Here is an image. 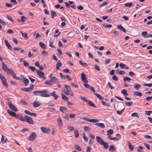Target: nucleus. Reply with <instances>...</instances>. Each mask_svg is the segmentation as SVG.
Returning <instances> with one entry per match:
<instances>
[{
  "label": "nucleus",
  "mask_w": 152,
  "mask_h": 152,
  "mask_svg": "<svg viewBox=\"0 0 152 152\" xmlns=\"http://www.w3.org/2000/svg\"><path fill=\"white\" fill-rule=\"evenodd\" d=\"M96 139L98 143L102 145L105 149H107L108 148L109 145L108 143L104 141L100 137L96 136Z\"/></svg>",
  "instance_id": "1"
},
{
  "label": "nucleus",
  "mask_w": 152,
  "mask_h": 152,
  "mask_svg": "<svg viewBox=\"0 0 152 152\" xmlns=\"http://www.w3.org/2000/svg\"><path fill=\"white\" fill-rule=\"evenodd\" d=\"M25 121H24L27 122L31 124H34V122L31 118L28 116L25 115Z\"/></svg>",
  "instance_id": "2"
},
{
  "label": "nucleus",
  "mask_w": 152,
  "mask_h": 152,
  "mask_svg": "<svg viewBox=\"0 0 152 152\" xmlns=\"http://www.w3.org/2000/svg\"><path fill=\"white\" fill-rule=\"evenodd\" d=\"M48 91L43 90L41 91L40 96L43 97H48L50 96V94Z\"/></svg>",
  "instance_id": "3"
},
{
  "label": "nucleus",
  "mask_w": 152,
  "mask_h": 152,
  "mask_svg": "<svg viewBox=\"0 0 152 152\" xmlns=\"http://www.w3.org/2000/svg\"><path fill=\"white\" fill-rule=\"evenodd\" d=\"M7 103L9 107L11 110L15 112H17L18 111V109L14 104L9 102Z\"/></svg>",
  "instance_id": "4"
},
{
  "label": "nucleus",
  "mask_w": 152,
  "mask_h": 152,
  "mask_svg": "<svg viewBox=\"0 0 152 152\" xmlns=\"http://www.w3.org/2000/svg\"><path fill=\"white\" fill-rule=\"evenodd\" d=\"M36 137L37 134L36 133L34 132H32L30 135L28 140L30 141H33L34 140Z\"/></svg>",
  "instance_id": "5"
},
{
  "label": "nucleus",
  "mask_w": 152,
  "mask_h": 152,
  "mask_svg": "<svg viewBox=\"0 0 152 152\" xmlns=\"http://www.w3.org/2000/svg\"><path fill=\"white\" fill-rule=\"evenodd\" d=\"M81 80L82 81L84 82V83H87L88 82V81L86 79V75L83 74V73H81Z\"/></svg>",
  "instance_id": "6"
},
{
  "label": "nucleus",
  "mask_w": 152,
  "mask_h": 152,
  "mask_svg": "<svg viewBox=\"0 0 152 152\" xmlns=\"http://www.w3.org/2000/svg\"><path fill=\"white\" fill-rule=\"evenodd\" d=\"M50 81L52 82L53 83L57 84L59 83L58 80L57 78L55 76L52 77L50 79Z\"/></svg>",
  "instance_id": "7"
},
{
  "label": "nucleus",
  "mask_w": 152,
  "mask_h": 152,
  "mask_svg": "<svg viewBox=\"0 0 152 152\" xmlns=\"http://www.w3.org/2000/svg\"><path fill=\"white\" fill-rule=\"evenodd\" d=\"M36 72L40 78H44V72L38 70H36Z\"/></svg>",
  "instance_id": "8"
},
{
  "label": "nucleus",
  "mask_w": 152,
  "mask_h": 152,
  "mask_svg": "<svg viewBox=\"0 0 152 152\" xmlns=\"http://www.w3.org/2000/svg\"><path fill=\"white\" fill-rule=\"evenodd\" d=\"M40 129L42 132L43 133H48L50 132V129H49L44 127H41Z\"/></svg>",
  "instance_id": "9"
},
{
  "label": "nucleus",
  "mask_w": 152,
  "mask_h": 152,
  "mask_svg": "<svg viewBox=\"0 0 152 152\" xmlns=\"http://www.w3.org/2000/svg\"><path fill=\"white\" fill-rule=\"evenodd\" d=\"M24 112L26 114H28L30 116H33L35 117L37 116V114L36 113H31L28 110H25Z\"/></svg>",
  "instance_id": "10"
},
{
  "label": "nucleus",
  "mask_w": 152,
  "mask_h": 152,
  "mask_svg": "<svg viewBox=\"0 0 152 152\" xmlns=\"http://www.w3.org/2000/svg\"><path fill=\"white\" fill-rule=\"evenodd\" d=\"M50 95L54 97L55 100H56L58 97V96L56 94L55 91H53L50 94Z\"/></svg>",
  "instance_id": "11"
},
{
  "label": "nucleus",
  "mask_w": 152,
  "mask_h": 152,
  "mask_svg": "<svg viewBox=\"0 0 152 152\" xmlns=\"http://www.w3.org/2000/svg\"><path fill=\"white\" fill-rule=\"evenodd\" d=\"M23 80H22V81L24 83L25 86H27L29 83V80L28 79L26 78L25 77H23Z\"/></svg>",
  "instance_id": "12"
},
{
  "label": "nucleus",
  "mask_w": 152,
  "mask_h": 152,
  "mask_svg": "<svg viewBox=\"0 0 152 152\" xmlns=\"http://www.w3.org/2000/svg\"><path fill=\"white\" fill-rule=\"evenodd\" d=\"M7 111L8 113L10 115H11L12 116H13L14 117H15V118L16 117L17 114L15 112H12L9 110H7Z\"/></svg>",
  "instance_id": "13"
},
{
  "label": "nucleus",
  "mask_w": 152,
  "mask_h": 152,
  "mask_svg": "<svg viewBox=\"0 0 152 152\" xmlns=\"http://www.w3.org/2000/svg\"><path fill=\"white\" fill-rule=\"evenodd\" d=\"M32 104L33 106L35 107H37L41 105V103L38 101H35Z\"/></svg>",
  "instance_id": "14"
},
{
  "label": "nucleus",
  "mask_w": 152,
  "mask_h": 152,
  "mask_svg": "<svg viewBox=\"0 0 152 152\" xmlns=\"http://www.w3.org/2000/svg\"><path fill=\"white\" fill-rule=\"evenodd\" d=\"M117 28L119 30L124 32H125L126 31L125 29L121 24H120L118 25L117 26Z\"/></svg>",
  "instance_id": "15"
},
{
  "label": "nucleus",
  "mask_w": 152,
  "mask_h": 152,
  "mask_svg": "<svg viewBox=\"0 0 152 152\" xmlns=\"http://www.w3.org/2000/svg\"><path fill=\"white\" fill-rule=\"evenodd\" d=\"M2 69L5 72H6L7 70V69H8V68H7V66L6 64L4 63V62L2 61Z\"/></svg>",
  "instance_id": "16"
},
{
  "label": "nucleus",
  "mask_w": 152,
  "mask_h": 152,
  "mask_svg": "<svg viewBox=\"0 0 152 152\" xmlns=\"http://www.w3.org/2000/svg\"><path fill=\"white\" fill-rule=\"evenodd\" d=\"M4 42L6 46L10 50L12 49V47L10 45L7 40L5 39Z\"/></svg>",
  "instance_id": "17"
},
{
  "label": "nucleus",
  "mask_w": 152,
  "mask_h": 152,
  "mask_svg": "<svg viewBox=\"0 0 152 152\" xmlns=\"http://www.w3.org/2000/svg\"><path fill=\"white\" fill-rule=\"evenodd\" d=\"M3 85L5 86L7 88H8V85L7 83L6 79L5 77L3 79L1 80Z\"/></svg>",
  "instance_id": "18"
},
{
  "label": "nucleus",
  "mask_w": 152,
  "mask_h": 152,
  "mask_svg": "<svg viewBox=\"0 0 152 152\" xmlns=\"http://www.w3.org/2000/svg\"><path fill=\"white\" fill-rule=\"evenodd\" d=\"M53 39L52 38H50L49 39V46L51 48H55L56 47L53 45Z\"/></svg>",
  "instance_id": "19"
},
{
  "label": "nucleus",
  "mask_w": 152,
  "mask_h": 152,
  "mask_svg": "<svg viewBox=\"0 0 152 152\" xmlns=\"http://www.w3.org/2000/svg\"><path fill=\"white\" fill-rule=\"evenodd\" d=\"M15 118L19 119L20 120L22 121H25V117H24L23 116L19 114H17Z\"/></svg>",
  "instance_id": "20"
},
{
  "label": "nucleus",
  "mask_w": 152,
  "mask_h": 152,
  "mask_svg": "<svg viewBox=\"0 0 152 152\" xmlns=\"http://www.w3.org/2000/svg\"><path fill=\"white\" fill-rule=\"evenodd\" d=\"M57 124H58L59 125L61 126L63 125V122L62 119L60 117H59L57 119Z\"/></svg>",
  "instance_id": "21"
},
{
  "label": "nucleus",
  "mask_w": 152,
  "mask_h": 152,
  "mask_svg": "<svg viewBox=\"0 0 152 152\" xmlns=\"http://www.w3.org/2000/svg\"><path fill=\"white\" fill-rule=\"evenodd\" d=\"M95 125H96L99 126L102 128H105V125L103 123H96Z\"/></svg>",
  "instance_id": "22"
},
{
  "label": "nucleus",
  "mask_w": 152,
  "mask_h": 152,
  "mask_svg": "<svg viewBox=\"0 0 152 152\" xmlns=\"http://www.w3.org/2000/svg\"><path fill=\"white\" fill-rule=\"evenodd\" d=\"M59 110L60 111L63 113H64L65 112L67 111V109L64 107H60Z\"/></svg>",
  "instance_id": "23"
},
{
  "label": "nucleus",
  "mask_w": 152,
  "mask_h": 152,
  "mask_svg": "<svg viewBox=\"0 0 152 152\" xmlns=\"http://www.w3.org/2000/svg\"><path fill=\"white\" fill-rule=\"evenodd\" d=\"M40 47L42 49H45L46 48V46L45 44L42 42H40L39 43Z\"/></svg>",
  "instance_id": "24"
},
{
  "label": "nucleus",
  "mask_w": 152,
  "mask_h": 152,
  "mask_svg": "<svg viewBox=\"0 0 152 152\" xmlns=\"http://www.w3.org/2000/svg\"><path fill=\"white\" fill-rule=\"evenodd\" d=\"M121 93L123 94L124 96H127L128 95L126 90L125 89L122 90L121 91Z\"/></svg>",
  "instance_id": "25"
},
{
  "label": "nucleus",
  "mask_w": 152,
  "mask_h": 152,
  "mask_svg": "<svg viewBox=\"0 0 152 152\" xmlns=\"http://www.w3.org/2000/svg\"><path fill=\"white\" fill-rule=\"evenodd\" d=\"M75 148L76 150L79 151H81L82 150L81 148L78 145H75Z\"/></svg>",
  "instance_id": "26"
},
{
  "label": "nucleus",
  "mask_w": 152,
  "mask_h": 152,
  "mask_svg": "<svg viewBox=\"0 0 152 152\" xmlns=\"http://www.w3.org/2000/svg\"><path fill=\"white\" fill-rule=\"evenodd\" d=\"M51 18H53L57 15L56 13L53 11H51Z\"/></svg>",
  "instance_id": "27"
},
{
  "label": "nucleus",
  "mask_w": 152,
  "mask_h": 152,
  "mask_svg": "<svg viewBox=\"0 0 152 152\" xmlns=\"http://www.w3.org/2000/svg\"><path fill=\"white\" fill-rule=\"evenodd\" d=\"M62 95V98L63 100L64 101H67L68 99V97L65 95H64L62 93H61Z\"/></svg>",
  "instance_id": "28"
},
{
  "label": "nucleus",
  "mask_w": 152,
  "mask_h": 152,
  "mask_svg": "<svg viewBox=\"0 0 152 152\" xmlns=\"http://www.w3.org/2000/svg\"><path fill=\"white\" fill-rule=\"evenodd\" d=\"M115 148L113 145H111L109 147V150L111 152H113L115 150Z\"/></svg>",
  "instance_id": "29"
},
{
  "label": "nucleus",
  "mask_w": 152,
  "mask_h": 152,
  "mask_svg": "<svg viewBox=\"0 0 152 152\" xmlns=\"http://www.w3.org/2000/svg\"><path fill=\"white\" fill-rule=\"evenodd\" d=\"M12 76V77L16 80H20V78L19 77H17L16 76V74L13 72L12 74L11 75Z\"/></svg>",
  "instance_id": "30"
},
{
  "label": "nucleus",
  "mask_w": 152,
  "mask_h": 152,
  "mask_svg": "<svg viewBox=\"0 0 152 152\" xmlns=\"http://www.w3.org/2000/svg\"><path fill=\"white\" fill-rule=\"evenodd\" d=\"M128 145L129 148L131 151H132L134 149V147L130 143V142H128Z\"/></svg>",
  "instance_id": "31"
},
{
  "label": "nucleus",
  "mask_w": 152,
  "mask_h": 152,
  "mask_svg": "<svg viewBox=\"0 0 152 152\" xmlns=\"http://www.w3.org/2000/svg\"><path fill=\"white\" fill-rule=\"evenodd\" d=\"M134 94L136 96H141L142 95V93L139 91H135L134 92Z\"/></svg>",
  "instance_id": "32"
},
{
  "label": "nucleus",
  "mask_w": 152,
  "mask_h": 152,
  "mask_svg": "<svg viewBox=\"0 0 152 152\" xmlns=\"http://www.w3.org/2000/svg\"><path fill=\"white\" fill-rule=\"evenodd\" d=\"M64 87L66 88V91L68 92H70L71 91V88L70 86L65 85Z\"/></svg>",
  "instance_id": "33"
},
{
  "label": "nucleus",
  "mask_w": 152,
  "mask_h": 152,
  "mask_svg": "<svg viewBox=\"0 0 152 152\" xmlns=\"http://www.w3.org/2000/svg\"><path fill=\"white\" fill-rule=\"evenodd\" d=\"M34 94L37 96H40L41 94V91H34L33 92Z\"/></svg>",
  "instance_id": "34"
},
{
  "label": "nucleus",
  "mask_w": 152,
  "mask_h": 152,
  "mask_svg": "<svg viewBox=\"0 0 152 152\" xmlns=\"http://www.w3.org/2000/svg\"><path fill=\"white\" fill-rule=\"evenodd\" d=\"M87 103L90 106L94 108H96V106L92 103L91 101H88Z\"/></svg>",
  "instance_id": "35"
},
{
  "label": "nucleus",
  "mask_w": 152,
  "mask_h": 152,
  "mask_svg": "<svg viewBox=\"0 0 152 152\" xmlns=\"http://www.w3.org/2000/svg\"><path fill=\"white\" fill-rule=\"evenodd\" d=\"M7 74H10L11 75L12 74V73L14 72V71L11 69H7V70L6 72Z\"/></svg>",
  "instance_id": "36"
},
{
  "label": "nucleus",
  "mask_w": 152,
  "mask_h": 152,
  "mask_svg": "<svg viewBox=\"0 0 152 152\" xmlns=\"http://www.w3.org/2000/svg\"><path fill=\"white\" fill-rule=\"evenodd\" d=\"M94 94L98 98L102 100L104 99V98L102 97L100 95L96 93H95Z\"/></svg>",
  "instance_id": "37"
},
{
  "label": "nucleus",
  "mask_w": 152,
  "mask_h": 152,
  "mask_svg": "<svg viewBox=\"0 0 152 152\" xmlns=\"http://www.w3.org/2000/svg\"><path fill=\"white\" fill-rule=\"evenodd\" d=\"M143 149V147L142 146H139L138 147V148L137 149L138 152H142V149Z\"/></svg>",
  "instance_id": "38"
},
{
  "label": "nucleus",
  "mask_w": 152,
  "mask_h": 152,
  "mask_svg": "<svg viewBox=\"0 0 152 152\" xmlns=\"http://www.w3.org/2000/svg\"><path fill=\"white\" fill-rule=\"evenodd\" d=\"M123 80L125 82L126 81H128L129 82L130 80H132V79L130 78L127 77H124Z\"/></svg>",
  "instance_id": "39"
},
{
  "label": "nucleus",
  "mask_w": 152,
  "mask_h": 152,
  "mask_svg": "<svg viewBox=\"0 0 152 152\" xmlns=\"http://www.w3.org/2000/svg\"><path fill=\"white\" fill-rule=\"evenodd\" d=\"M20 90L24 91L27 92H29L30 91L29 88H20Z\"/></svg>",
  "instance_id": "40"
},
{
  "label": "nucleus",
  "mask_w": 152,
  "mask_h": 152,
  "mask_svg": "<svg viewBox=\"0 0 152 152\" xmlns=\"http://www.w3.org/2000/svg\"><path fill=\"white\" fill-rule=\"evenodd\" d=\"M125 103L128 106H130L132 104L133 102L131 101L129 102H125Z\"/></svg>",
  "instance_id": "41"
},
{
  "label": "nucleus",
  "mask_w": 152,
  "mask_h": 152,
  "mask_svg": "<svg viewBox=\"0 0 152 152\" xmlns=\"http://www.w3.org/2000/svg\"><path fill=\"white\" fill-rule=\"evenodd\" d=\"M132 3H127L125 4L124 5L125 7H130L132 5Z\"/></svg>",
  "instance_id": "42"
},
{
  "label": "nucleus",
  "mask_w": 152,
  "mask_h": 152,
  "mask_svg": "<svg viewBox=\"0 0 152 152\" xmlns=\"http://www.w3.org/2000/svg\"><path fill=\"white\" fill-rule=\"evenodd\" d=\"M107 135H111L113 133V131L112 129H110L108 130L107 131Z\"/></svg>",
  "instance_id": "43"
},
{
  "label": "nucleus",
  "mask_w": 152,
  "mask_h": 152,
  "mask_svg": "<svg viewBox=\"0 0 152 152\" xmlns=\"http://www.w3.org/2000/svg\"><path fill=\"white\" fill-rule=\"evenodd\" d=\"M134 87L137 90H138L140 88L141 86L139 84H137L134 86Z\"/></svg>",
  "instance_id": "44"
},
{
  "label": "nucleus",
  "mask_w": 152,
  "mask_h": 152,
  "mask_svg": "<svg viewBox=\"0 0 152 152\" xmlns=\"http://www.w3.org/2000/svg\"><path fill=\"white\" fill-rule=\"evenodd\" d=\"M152 113V111H145V113L146 115L150 116L151 114Z\"/></svg>",
  "instance_id": "45"
},
{
  "label": "nucleus",
  "mask_w": 152,
  "mask_h": 152,
  "mask_svg": "<svg viewBox=\"0 0 152 152\" xmlns=\"http://www.w3.org/2000/svg\"><path fill=\"white\" fill-rule=\"evenodd\" d=\"M74 134L75 137L76 138L78 137L79 136V134L78 131L77 130H75L74 131Z\"/></svg>",
  "instance_id": "46"
},
{
  "label": "nucleus",
  "mask_w": 152,
  "mask_h": 152,
  "mask_svg": "<svg viewBox=\"0 0 152 152\" xmlns=\"http://www.w3.org/2000/svg\"><path fill=\"white\" fill-rule=\"evenodd\" d=\"M98 121V120L94 119H90L89 120V122L91 123H96Z\"/></svg>",
  "instance_id": "47"
},
{
  "label": "nucleus",
  "mask_w": 152,
  "mask_h": 152,
  "mask_svg": "<svg viewBox=\"0 0 152 152\" xmlns=\"http://www.w3.org/2000/svg\"><path fill=\"white\" fill-rule=\"evenodd\" d=\"M102 26L104 27H106L107 28H111L112 27V25L110 24L108 25H105L104 24H103L102 25Z\"/></svg>",
  "instance_id": "48"
},
{
  "label": "nucleus",
  "mask_w": 152,
  "mask_h": 152,
  "mask_svg": "<svg viewBox=\"0 0 152 152\" xmlns=\"http://www.w3.org/2000/svg\"><path fill=\"white\" fill-rule=\"evenodd\" d=\"M61 66V63L60 60H58L56 64V66L60 67Z\"/></svg>",
  "instance_id": "49"
},
{
  "label": "nucleus",
  "mask_w": 152,
  "mask_h": 152,
  "mask_svg": "<svg viewBox=\"0 0 152 152\" xmlns=\"http://www.w3.org/2000/svg\"><path fill=\"white\" fill-rule=\"evenodd\" d=\"M90 129L88 126H85L84 127V130L86 132H88Z\"/></svg>",
  "instance_id": "50"
},
{
  "label": "nucleus",
  "mask_w": 152,
  "mask_h": 152,
  "mask_svg": "<svg viewBox=\"0 0 152 152\" xmlns=\"http://www.w3.org/2000/svg\"><path fill=\"white\" fill-rule=\"evenodd\" d=\"M26 17L24 16H22L21 18L20 22H24L26 20Z\"/></svg>",
  "instance_id": "51"
},
{
  "label": "nucleus",
  "mask_w": 152,
  "mask_h": 152,
  "mask_svg": "<svg viewBox=\"0 0 152 152\" xmlns=\"http://www.w3.org/2000/svg\"><path fill=\"white\" fill-rule=\"evenodd\" d=\"M83 134L84 135L83 136V139L84 140L86 141V142H87L88 141V139L86 136H85V134L84 132L83 133Z\"/></svg>",
  "instance_id": "52"
},
{
  "label": "nucleus",
  "mask_w": 152,
  "mask_h": 152,
  "mask_svg": "<svg viewBox=\"0 0 152 152\" xmlns=\"http://www.w3.org/2000/svg\"><path fill=\"white\" fill-rule=\"evenodd\" d=\"M23 65L26 67H28L29 66L28 63L25 61H23Z\"/></svg>",
  "instance_id": "53"
},
{
  "label": "nucleus",
  "mask_w": 152,
  "mask_h": 152,
  "mask_svg": "<svg viewBox=\"0 0 152 152\" xmlns=\"http://www.w3.org/2000/svg\"><path fill=\"white\" fill-rule=\"evenodd\" d=\"M29 68L31 69L32 72H34L36 70L35 67L33 66H30L29 67Z\"/></svg>",
  "instance_id": "54"
},
{
  "label": "nucleus",
  "mask_w": 152,
  "mask_h": 152,
  "mask_svg": "<svg viewBox=\"0 0 152 152\" xmlns=\"http://www.w3.org/2000/svg\"><path fill=\"white\" fill-rule=\"evenodd\" d=\"M108 4V2L106 1L103 3L102 4H100L99 6V7L101 8L103 6L107 5Z\"/></svg>",
  "instance_id": "55"
},
{
  "label": "nucleus",
  "mask_w": 152,
  "mask_h": 152,
  "mask_svg": "<svg viewBox=\"0 0 152 152\" xmlns=\"http://www.w3.org/2000/svg\"><path fill=\"white\" fill-rule=\"evenodd\" d=\"M124 110V109H123L121 111H119L118 110L117 111V113L119 115L123 113V112Z\"/></svg>",
  "instance_id": "56"
},
{
  "label": "nucleus",
  "mask_w": 152,
  "mask_h": 152,
  "mask_svg": "<svg viewBox=\"0 0 152 152\" xmlns=\"http://www.w3.org/2000/svg\"><path fill=\"white\" fill-rule=\"evenodd\" d=\"M118 74L121 75H123L125 74V72L124 71L120 70L118 72Z\"/></svg>",
  "instance_id": "57"
},
{
  "label": "nucleus",
  "mask_w": 152,
  "mask_h": 152,
  "mask_svg": "<svg viewBox=\"0 0 152 152\" xmlns=\"http://www.w3.org/2000/svg\"><path fill=\"white\" fill-rule=\"evenodd\" d=\"M59 74L60 77L61 79H66V76H65L64 75H63L62 73L60 72Z\"/></svg>",
  "instance_id": "58"
},
{
  "label": "nucleus",
  "mask_w": 152,
  "mask_h": 152,
  "mask_svg": "<svg viewBox=\"0 0 152 152\" xmlns=\"http://www.w3.org/2000/svg\"><path fill=\"white\" fill-rule=\"evenodd\" d=\"M120 66L122 69L124 68L126 66V65L122 63L120 64Z\"/></svg>",
  "instance_id": "59"
},
{
  "label": "nucleus",
  "mask_w": 152,
  "mask_h": 152,
  "mask_svg": "<svg viewBox=\"0 0 152 152\" xmlns=\"http://www.w3.org/2000/svg\"><path fill=\"white\" fill-rule=\"evenodd\" d=\"M79 64L82 65V66H87V63H86V62H84V63H83V62H82V61H81V60H80L79 61Z\"/></svg>",
  "instance_id": "60"
},
{
  "label": "nucleus",
  "mask_w": 152,
  "mask_h": 152,
  "mask_svg": "<svg viewBox=\"0 0 152 152\" xmlns=\"http://www.w3.org/2000/svg\"><path fill=\"white\" fill-rule=\"evenodd\" d=\"M110 59L109 58L107 59L104 61V63L105 64H108L110 62Z\"/></svg>",
  "instance_id": "61"
},
{
  "label": "nucleus",
  "mask_w": 152,
  "mask_h": 152,
  "mask_svg": "<svg viewBox=\"0 0 152 152\" xmlns=\"http://www.w3.org/2000/svg\"><path fill=\"white\" fill-rule=\"evenodd\" d=\"M68 129L70 131H73L74 130V128L72 126H68Z\"/></svg>",
  "instance_id": "62"
},
{
  "label": "nucleus",
  "mask_w": 152,
  "mask_h": 152,
  "mask_svg": "<svg viewBox=\"0 0 152 152\" xmlns=\"http://www.w3.org/2000/svg\"><path fill=\"white\" fill-rule=\"evenodd\" d=\"M28 78H29V79L30 80L31 82L34 83L35 81V80L34 79L31 78L30 76H28Z\"/></svg>",
  "instance_id": "63"
},
{
  "label": "nucleus",
  "mask_w": 152,
  "mask_h": 152,
  "mask_svg": "<svg viewBox=\"0 0 152 152\" xmlns=\"http://www.w3.org/2000/svg\"><path fill=\"white\" fill-rule=\"evenodd\" d=\"M144 145H145V147H146V148L148 150H150V145L148 144L145 143H144Z\"/></svg>",
  "instance_id": "64"
}]
</instances>
